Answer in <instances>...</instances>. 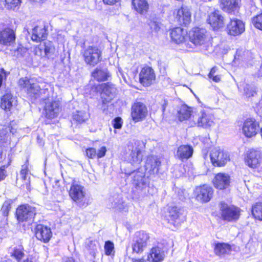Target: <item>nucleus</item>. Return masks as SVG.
Wrapping results in <instances>:
<instances>
[{
  "mask_svg": "<svg viewBox=\"0 0 262 262\" xmlns=\"http://www.w3.org/2000/svg\"><path fill=\"white\" fill-rule=\"evenodd\" d=\"M212 79L214 82H217L220 81L221 80V77L220 75H214L211 78Z\"/></svg>",
  "mask_w": 262,
  "mask_h": 262,
  "instance_id": "obj_60",
  "label": "nucleus"
},
{
  "mask_svg": "<svg viewBox=\"0 0 262 262\" xmlns=\"http://www.w3.org/2000/svg\"><path fill=\"white\" fill-rule=\"evenodd\" d=\"M194 113H192V108L188 107L186 105H183L180 107L178 112V116L180 121L187 120L190 118L189 122L191 121V118L192 117V115Z\"/></svg>",
  "mask_w": 262,
  "mask_h": 262,
  "instance_id": "obj_35",
  "label": "nucleus"
},
{
  "mask_svg": "<svg viewBox=\"0 0 262 262\" xmlns=\"http://www.w3.org/2000/svg\"><path fill=\"white\" fill-rule=\"evenodd\" d=\"M51 229L47 226L39 224L35 228V236L36 238L44 243H47L52 237Z\"/></svg>",
  "mask_w": 262,
  "mask_h": 262,
  "instance_id": "obj_23",
  "label": "nucleus"
},
{
  "mask_svg": "<svg viewBox=\"0 0 262 262\" xmlns=\"http://www.w3.org/2000/svg\"><path fill=\"white\" fill-rule=\"evenodd\" d=\"M190 122L191 127L196 126L203 128L208 129L213 126L215 123L214 116L205 110L199 112H195L192 115Z\"/></svg>",
  "mask_w": 262,
  "mask_h": 262,
  "instance_id": "obj_1",
  "label": "nucleus"
},
{
  "mask_svg": "<svg viewBox=\"0 0 262 262\" xmlns=\"http://www.w3.org/2000/svg\"><path fill=\"white\" fill-rule=\"evenodd\" d=\"M92 76L98 81L107 80L111 75L107 69L104 66H99L91 73Z\"/></svg>",
  "mask_w": 262,
  "mask_h": 262,
  "instance_id": "obj_28",
  "label": "nucleus"
},
{
  "mask_svg": "<svg viewBox=\"0 0 262 262\" xmlns=\"http://www.w3.org/2000/svg\"><path fill=\"white\" fill-rule=\"evenodd\" d=\"M133 262H146V261L143 259H133Z\"/></svg>",
  "mask_w": 262,
  "mask_h": 262,
  "instance_id": "obj_63",
  "label": "nucleus"
},
{
  "mask_svg": "<svg viewBox=\"0 0 262 262\" xmlns=\"http://www.w3.org/2000/svg\"><path fill=\"white\" fill-rule=\"evenodd\" d=\"M169 220L178 224L185 220L184 210L177 206H171L168 209Z\"/></svg>",
  "mask_w": 262,
  "mask_h": 262,
  "instance_id": "obj_26",
  "label": "nucleus"
},
{
  "mask_svg": "<svg viewBox=\"0 0 262 262\" xmlns=\"http://www.w3.org/2000/svg\"><path fill=\"white\" fill-rule=\"evenodd\" d=\"M6 7L10 10L17 9L20 6L21 0H5Z\"/></svg>",
  "mask_w": 262,
  "mask_h": 262,
  "instance_id": "obj_46",
  "label": "nucleus"
},
{
  "mask_svg": "<svg viewBox=\"0 0 262 262\" xmlns=\"http://www.w3.org/2000/svg\"><path fill=\"white\" fill-rule=\"evenodd\" d=\"M261 161V153L259 150L251 149L247 157L246 162L250 167L255 168L259 166Z\"/></svg>",
  "mask_w": 262,
  "mask_h": 262,
  "instance_id": "obj_25",
  "label": "nucleus"
},
{
  "mask_svg": "<svg viewBox=\"0 0 262 262\" xmlns=\"http://www.w3.org/2000/svg\"><path fill=\"white\" fill-rule=\"evenodd\" d=\"M23 262H36V260L32 257H28L25 260H24Z\"/></svg>",
  "mask_w": 262,
  "mask_h": 262,
  "instance_id": "obj_62",
  "label": "nucleus"
},
{
  "mask_svg": "<svg viewBox=\"0 0 262 262\" xmlns=\"http://www.w3.org/2000/svg\"><path fill=\"white\" fill-rule=\"evenodd\" d=\"M133 9L141 15H145L149 9L147 0H132Z\"/></svg>",
  "mask_w": 262,
  "mask_h": 262,
  "instance_id": "obj_31",
  "label": "nucleus"
},
{
  "mask_svg": "<svg viewBox=\"0 0 262 262\" xmlns=\"http://www.w3.org/2000/svg\"><path fill=\"white\" fill-rule=\"evenodd\" d=\"M134 146L132 149V151L129 156V161L133 165L139 164L142 160V155L141 153L142 145L143 142L139 141H134Z\"/></svg>",
  "mask_w": 262,
  "mask_h": 262,
  "instance_id": "obj_13",
  "label": "nucleus"
},
{
  "mask_svg": "<svg viewBox=\"0 0 262 262\" xmlns=\"http://www.w3.org/2000/svg\"><path fill=\"white\" fill-rule=\"evenodd\" d=\"M47 36V30L45 27L36 26L32 29L31 38L33 41L38 42L44 40Z\"/></svg>",
  "mask_w": 262,
  "mask_h": 262,
  "instance_id": "obj_33",
  "label": "nucleus"
},
{
  "mask_svg": "<svg viewBox=\"0 0 262 262\" xmlns=\"http://www.w3.org/2000/svg\"><path fill=\"white\" fill-rule=\"evenodd\" d=\"M165 257L164 252L159 247H153L147 256L149 262H161Z\"/></svg>",
  "mask_w": 262,
  "mask_h": 262,
  "instance_id": "obj_30",
  "label": "nucleus"
},
{
  "mask_svg": "<svg viewBox=\"0 0 262 262\" xmlns=\"http://www.w3.org/2000/svg\"><path fill=\"white\" fill-rule=\"evenodd\" d=\"M215 72V70L214 68L211 69L209 75L208 77L209 78H211L214 75V73Z\"/></svg>",
  "mask_w": 262,
  "mask_h": 262,
  "instance_id": "obj_61",
  "label": "nucleus"
},
{
  "mask_svg": "<svg viewBox=\"0 0 262 262\" xmlns=\"http://www.w3.org/2000/svg\"><path fill=\"white\" fill-rule=\"evenodd\" d=\"M220 210L223 220L229 222L236 221L241 215V209L234 206H228L225 202L220 203Z\"/></svg>",
  "mask_w": 262,
  "mask_h": 262,
  "instance_id": "obj_4",
  "label": "nucleus"
},
{
  "mask_svg": "<svg viewBox=\"0 0 262 262\" xmlns=\"http://www.w3.org/2000/svg\"><path fill=\"white\" fill-rule=\"evenodd\" d=\"M84 60L87 64L94 67L102 59V52L97 47L89 46L84 51Z\"/></svg>",
  "mask_w": 262,
  "mask_h": 262,
  "instance_id": "obj_3",
  "label": "nucleus"
},
{
  "mask_svg": "<svg viewBox=\"0 0 262 262\" xmlns=\"http://www.w3.org/2000/svg\"><path fill=\"white\" fill-rule=\"evenodd\" d=\"M28 172V168L27 165H23L20 172V178L23 181H24L25 184H24L23 185H25L26 189H29L30 186V181L29 179H27Z\"/></svg>",
  "mask_w": 262,
  "mask_h": 262,
  "instance_id": "obj_40",
  "label": "nucleus"
},
{
  "mask_svg": "<svg viewBox=\"0 0 262 262\" xmlns=\"http://www.w3.org/2000/svg\"><path fill=\"white\" fill-rule=\"evenodd\" d=\"M207 21L213 29H218L223 26L224 18L220 11L216 10L210 13Z\"/></svg>",
  "mask_w": 262,
  "mask_h": 262,
  "instance_id": "obj_22",
  "label": "nucleus"
},
{
  "mask_svg": "<svg viewBox=\"0 0 262 262\" xmlns=\"http://www.w3.org/2000/svg\"><path fill=\"white\" fill-rule=\"evenodd\" d=\"M98 245V244L97 241H92L90 239H88L86 242L88 249L90 251V254H91L94 258L97 252Z\"/></svg>",
  "mask_w": 262,
  "mask_h": 262,
  "instance_id": "obj_41",
  "label": "nucleus"
},
{
  "mask_svg": "<svg viewBox=\"0 0 262 262\" xmlns=\"http://www.w3.org/2000/svg\"><path fill=\"white\" fill-rule=\"evenodd\" d=\"M230 183V177L223 173L217 174L213 179L214 186L219 189H226L229 186Z\"/></svg>",
  "mask_w": 262,
  "mask_h": 262,
  "instance_id": "obj_27",
  "label": "nucleus"
},
{
  "mask_svg": "<svg viewBox=\"0 0 262 262\" xmlns=\"http://www.w3.org/2000/svg\"><path fill=\"white\" fill-rule=\"evenodd\" d=\"M244 92L246 96L248 98L254 96L256 94L255 91L252 89H250L248 86L244 88Z\"/></svg>",
  "mask_w": 262,
  "mask_h": 262,
  "instance_id": "obj_53",
  "label": "nucleus"
},
{
  "mask_svg": "<svg viewBox=\"0 0 262 262\" xmlns=\"http://www.w3.org/2000/svg\"><path fill=\"white\" fill-rule=\"evenodd\" d=\"M133 173L134 174L133 183L136 189L145 193V189L148 184V178L145 177L144 173L140 171L134 172Z\"/></svg>",
  "mask_w": 262,
  "mask_h": 262,
  "instance_id": "obj_17",
  "label": "nucleus"
},
{
  "mask_svg": "<svg viewBox=\"0 0 262 262\" xmlns=\"http://www.w3.org/2000/svg\"><path fill=\"white\" fill-rule=\"evenodd\" d=\"M12 203V202L11 200H6L4 203L1 210L4 216H8L9 212L11 209Z\"/></svg>",
  "mask_w": 262,
  "mask_h": 262,
  "instance_id": "obj_49",
  "label": "nucleus"
},
{
  "mask_svg": "<svg viewBox=\"0 0 262 262\" xmlns=\"http://www.w3.org/2000/svg\"><path fill=\"white\" fill-rule=\"evenodd\" d=\"M149 26L151 29L155 31H158L160 28V23L154 20H150L149 23Z\"/></svg>",
  "mask_w": 262,
  "mask_h": 262,
  "instance_id": "obj_52",
  "label": "nucleus"
},
{
  "mask_svg": "<svg viewBox=\"0 0 262 262\" xmlns=\"http://www.w3.org/2000/svg\"><path fill=\"white\" fill-rule=\"evenodd\" d=\"M69 193L70 198L78 206L80 207L86 206V193L84 187L79 185L74 180L72 181Z\"/></svg>",
  "mask_w": 262,
  "mask_h": 262,
  "instance_id": "obj_2",
  "label": "nucleus"
},
{
  "mask_svg": "<svg viewBox=\"0 0 262 262\" xmlns=\"http://www.w3.org/2000/svg\"><path fill=\"white\" fill-rule=\"evenodd\" d=\"M146 247V246L143 245V243H141L133 239V242L132 245V248L133 250V253L140 254Z\"/></svg>",
  "mask_w": 262,
  "mask_h": 262,
  "instance_id": "obj_44",
  "label": "nucleus"
},
{
  "mask_svg": "<svg viewBox=\"0 0 262 262\" xmlns=\"http://www.w3.org/2000/svg\"><path fill=\"white\" fill-rule=\"evenodd\" d=\"M105 254L106 255L112 256L115 254L114 245L113 242L108 241L105 243L104 245Z\"/></svg>",
  "mask_w": 262,
  "mask_h": 262,
  "instance_id": "obj_47",
  "label": "nucleus"
},
{
  "mask_svg": "<svg viewBox=\"0 0 262 262\" xmlns=\"http://www.w3.org/2000/svg\"><path fill=\"white\" fill-rule=\"evenodd\" d=\"M252 212L256 219L262 220V203H256L252 207Z\"/></svg>",
  "mask_w": 262,
  "mask_h": 262,
  "instance_id": "obj_43",
  "label": "nucleus"
},
{
  "mask_svg": "<svg viewBox=\"0 0 262 262\" xmlns=\"http://www.w3.org/2000/svg\"><path fill=\"white\" fill-rule=\"evenodd\" d=\"M149 236L148 233L144 231H139L135 234L134 239L143 243V245L147 246V242L149 240Z\"/></svg>",
  "mask_w": 262,
  "mask_h": 262,
  "instance_id": "obj_38",
  "label": "nucleus"
},
{
  "mask_svg": "<svg viewBox=\"0 0 262 262\" xmlns=\"http://www.w3.org/2000/svg\"><path fill=\"white\" fill-rule=\"evenodd\" d=\"M210 156L212 164L216 166H224L230 160L227 152L216 148L211 151Z\"/></svg>",
  "mask_w": 262,
  "mask_h": 262,
  "instance_id": "obj_9",
  "label": "nucleus"
},
{
  "mask_svg": "<svg viewBox=\"0 0 262 262\" xmlns=\"http://www.w3.org/2000/svg\"><path fill=\"white\" fill-rule=\"evenodd\" d=\"M15 34L13 30L6 27L0 29V51L3 49L2 46H10L15 42Z\"/></svg>",
  "mask_w": 262,
  "mask_h": 262,
  "instance_id": "obj_8",
  "label": "nucleus"
},
{
  "mask_svg": "<svg viewBox=\"0 0 262 262\" xmlns=\"http://www.w3.org/2000/svg\"><path fill=\"white\" fill-rule=\"evenodd\" d=\"M35 214V208L29 205H20L16 211L17 219L19 222L32 221L33 220Z\"/></svg>",
  "mask_w": 262,
  "mask_h": 262,
  "instance_id": "obj_7",
  "label": "nucleus"
},
{
  "mask_svg": "<svg viewBox=\"0 0 262 262\" xmlns=\"http://www.w3.org/2000/svg\"><path fill=\"white\" fill-rule=\"evenodd\" d=\"M260 128L258 122L253 118L247 119L243 126V133L248 138L255 136Z\"/></svg>",
  "mask_w": 262,
  "mask_h": 262,
  "instance_id": "obj_12",
  "label": "nucleus"
},
{
  "mask_svg": "<svg viewBox=\"0 0 262 262\" xmlns=\"http://www.w3.org/2000/svg\"><path fill=\"white\" fill-rule=\"evenodd\" d=\"M102 92L101 94L103 104L105 105L110 102L114 98L117 89L115 85L112 83H105L102 85Z\"/></svg>",
  "mask_w": 262,
  "mask_h": 262,
  "instance_id": "obj_15",
  "label": "nucleus"
},
{
  "mask_svg": "<svg viewBox=\"0 0 262 262\" xmlns=\"http://www.w3.org/2000/svg\"><path fill=\"white\" fill-rule=\"evenodd\" d=\"M109 201L111 203L110 206L112 208L120 211L123 210L125 209L124 202L120 195L117 194L110 198Z\"/></svg>",
  "mask_w": 262,
  "mask_h": 262,
  "instance_id": "obj_36",
  "label": "nucleus"
},
{
  "mask_svg": "<svg viewBox=\"0 0 262 262\" xmlns=\"http://www.w3.org/2000/svg\"><path fill=\"white\" fill-rule=\"evenodd\" d=\"M9 139V133L7 130V128L4 125L0 129V145L7 143Z\"/></svg>",
  "mask_w": 262,
  "mask_h": 262,
  "instance_id": "obj_45",
  "label": "nucleus"
},
{
  "mask_svg": "<svg viewBox=\"0 0 262 262\" xmlns=\"http://www.w3.org/2000/svg\"><path fill=\"white\" fill-rule=\"evenodd\" d=\"M245 30V24L241 20L233 18H230L227 25V31L230 35H241Z\"/></svg>",
  "mask_w": 262,
  "mask_h": 262,
  "instance_id": "obj_10",
  "label": "nucleus"
},
{
  "mask_svg": "<svg viewBox=\"0 0 262 262\" xmlns=\"http://www.w3.org/2000/svg\"><path fill=\"white\" fill-rule=\"evenodd\" d=\"M15 101V98L11 94L7 93L1 98V107L6 111H9L13 106V103Z\"/></svg>",
  "mask_w": 262,
  "mask_h": 262,
  "instance_id": "obj_34",
  "label": "nucleus"
},
{
  "mask_svg": "<svg viewBox=\"0 0 262 262\" xmlns=\"http://www.w3.org/2000/svg\"><path fill=\"white\" fill-rule=\"evenodd\" d=\"M10 253L11 256L14 257L18 261L24 256V248L21 246L14 247Z\"/></svg>",
  "mask_w": 262,
  "mask_h": 262,
  "instance_id": "obj_42",
  "label": "nucleus"
},
{
  "mask_svg": "<svg viewBox=\"0 0 262 262\" xmlns=\"http://www.w3.org/2000/svg\"><path fill=\"white\" fill-rule=\"evenodd\" d=\"M206 31L205 29L193 28L189 32L190 40L195 46H201L205 42Z\"/></svg>",
  "mask_w": 262,
  "mask_h": 262,
  "instance_id": "obj_11",
  "label": "nucleus"
},
{
  "mask_svg": "<svg viewBox=\"0 0 262 262\" xmlns=\"http://www.w3.org/2000/svg\"><path fill=\"white\" fill-rule=\"evenodd\" d=\"M122 120L120 117H116L113 120V126L115 128H121L122 126Z\"/></svg>",
  "mask_w": 262,
  "mask_h": 262,
  "instance_id": "obj_50",
  "label": "nucleus"
},
{
  "mask_svg": "<svg viewBox=\"0 0 262 262\" xmlns=\"http://www.w3.org/2000/svg\"><path fill=\"white\" fill-rule=\"evenodd\" d=\"M5 127L7 128V130L9 132V135L10 134L14 135L16 133L17 128L15 126H13L12 123H10L8 126L5 125Z\"/></svg>",
  "mask_w": 262,
  "mask_h": 262,
  "instance_id": "obj_55",
  "label": "nucleus"
},
{
  "mask_svg": "<svg viewBox=\"0 0 262 262\" xmlns=\"http://www.w3.org/2000/svg\"><path fill=\"white\" fill-rule=\"evenodd\" d=\"M230 250V246L225 243H218L216 244L214 248V252L218 255L225 254L229 252Z\"/></svg>",
  "mask_w": 262,
  "mask_h": 262,
  "instance_id": "obj_39",
  "label": "nucleus"
},
{
  "mask_svg": "<svg viewBox=\"0 0 262 262\" xmlns=\"http://www.w3.org/2000/svg\"><path fill=\"white\" fill-rule=\"evenodd\" d=\"M55 52V46L53 43L49 40L40 43L34 49V53L36 55L48 58L54 55Z\"/></svg>",
  "mask_w": 262,
  "mask_h": 262,
  "instance_id": "obj_6",
  "label": "nucleus"
},
{
  "mask_svg": "<svg viewBox=\"0 0 262 262\" xmlns=\"http://www.w3.org/2000/svg\"><path fill=\"white\" fill-rule=\"evenodd\" d=\"M252 23L256 28L262 30V12L252 17Z\"/></svg>",
  "mask_w": 262,
  "mask_h": 262,
  "instance_id": "obj_48",
  "label": "nucleus"
},
{
  "mask_svg": "<svg viewBox=\"0 0 262 262\" xmlns=\"http://www.w3.org/2000/svg\"><path fill=\"white\" fill-rule=\"evenodd\" d=\"M221 9L229 14H234L238 11L241 5V0H220Z\"/></svg>",
  "mask_w": 262,
  "mask_h": 262,
  "instance_id": "obj_14",
  "label": "nucleus"
},
{
  "mask_svg": "<svg viewBox=\"0 0 262 262\" xmlns=\"http://www.w3.org/2000/svg\"><path fill=\"white\" fill-rule=\"evenodd\" d=\"M60 111V102L59 101H52L46 102L45 111L46 116L49 119L56 117Z\"/></svg>",
  "mask_w": 262,
  "mask_h": 262,
  "instance_id": "obj_20",
  "label": "nucleus"
},
{
  "mask_svg": "<svg viewBox=\"0 0 262 262\" xmlns=\"http://www.w3.org/2000/svg\"><path fill=\"white\" fill-rule=\"evenodd\" d=\"M147 114V108L143 103L136 102L132 106L131 115L133 120L135 122L143 120Z\"/></svg>",
  "mask_w": 262,
  "mask_h": 262,
  "instance_id": "obj_16",
  "label": "nucleus"
},
{
  "mask_svg": "<svg viewBox=\"0 0 262 262\" xmlns=\"http://www.w3.org/2000/svg\"><path fill=\"white\" fill-rule=\"evenodd\" d=\"M193 153V149L191 146L182 145L178 148L176 156L182 161H184L191 158Z\"/></svg>",
  "mask_w": 262,
  "mask_h": 262,
  "instance_id": "obj_29",
  "label": "nucleus"
},
{
  "mask_svg": "<svg viewBox=\"0 0 262 262\" xmlns=\"http://www.w3.org/2000/svg\"><path fill=\"white\" fill-rule=\"evenodd\" d=\"M18 85L20 88L26 89L28 95L34 98L39 97L42 91H46L41 90L38 83L32 82L27 77L20 78L18 81Z\"/></svg>",
  "mask_w": 262,
  "mask_h": 262,
  "instance_id": "obj_5",
  "label": "nucleus"
},
{
  "mask_svg": "<svg viewBox=\"0 0 262 262\" xmlns=\"http://www.w3.org/2000/svg\"><path fill=\"white\" fill-rule=\"evenodd\" d=\"M167 104H168L167 100L164 99L162 101L161 105H162V111L163 113L164 112L165 108H166V106H167Z\"/></svg>",
  "mask_w": 262,
  "mask_h": 262,
  "instance_id": "obj_57",
  "label": "nucleus"
},
{
  "mask_svg": "<svg viewBox=\"0 0 262 262\" xmlns=\"http://www.w3.org/2000/svg\"><path fill=\"white\" fill-rule=\"evenodd\" d=\"M86 156L91 159H94L96 156V150L94 148H89L86 150Z\"/></svg>",
  "mask_w": 262,
  "mask_h": 262,
  "instance_id": "obj_51",
  "label": "nucleus"
},
{
  "mask_svg": "<svg viewBox=\"0 0 262 262\" xmlns=\"http://www.w3.org/2000/svg\"><path fill=\"white\" fill-rule=\"evenodd\" d=\"M191 15L189 9L186 7H182L178 10L175 19L181 25L187 26L191 21Z\"/></svg>",
  "mask_w": 262,
  "mask_h": 262,
  "instance_id": "obj_21",
  "label": "nucleus"
},
{
  "mask_svg": "<svg viewBox=\"0 0 262 262\" xmlns=\"http://www.w3.org/2000/svg\"><path fill=\"white\" fill-rule=\"evenodd\" d=\"M106 148L105 146H102L96 152V156L98 158H101L103 157L106 154Z\"/></svg>",
  "mask_w": 262,
  "mask_h": 262,
  "instance_id": "obj_54",
  "label": "nucleus"
},
{
  "mask_svg": "<svg viewBox=\"0 0 262 262\" xmlns=\"http://www.w3.org/2000/svg\"><path fill=\"white\" fill-rule=\"evenodd\" d=\"M186 31L181 27H177L171 30L170 36L171 39L176 43L179 44L185 40Z\"/></svg>",
  "mask_w": 262,
  "mask_h": 262,
  "instance_id": "obj_32",
  "label": "nucleus"
},
{
  "mask_svg": "<svg viewBox=\"0 0 262 262\" xmlns=\"http://www.w3.org/2000/svg\"><path fill=\"white\" fill-rule=\"evenodd\" d=\"M213 192V189L206 185L198 187L195 189L197 200L203 202L209 201L212 197Z\"/></svg>",
  "mask_w": 262,
  "mask_h": 262,
  "instance_id": "obj_18",
  "label": "nucleus"
},
{
  "mask_svg": "<svg viewBox=\"0 0 262 262\" xmlns=\"http://www.w3.org/2000/svg\"><path fill=\"white\" fill-rule=\"evenodd\" d=\"M90 115L85 111H76L73 115V119L78 123H82L87 120Z\"/></svg>",
  "mask_w": 262,
  "mask_h": 262,
  "instance_id": "obj_37",
  "label": "nucleus"
},
{
  "mask_svg": "<svg viewBox=\"0 0 262 262\" xmlns=\"http://www.w3.org/2000/svg\"><path fill=\"white\" fill-rule=\"evenodd\" d=\"M2 71H3V72H4V69H2Z\"/></svg>",
  "mask_w": 262,
  "mask_h": 262,
  "instance_id": "obj_64",
  "label": "nucleus"
},
{
  "mask_svg": "<svg viewBox=\"0 0 262 262\" xmlns=\"http://www.w3.org/2000/svg\"><path fill=\"white\" fill-rule=\"evenodd\" d=\"M63 262H78L72 257H66L63 258Z\"/></svg>",
  "mask_w": 262,
  "mask_h": 262,
  "instance_id": "obj_58",
  "label": "nucleus"
},
{
  "mask_svg": "<svg viewBox=\"0 0 262 262\" xmlns=\"http://www.w3.org/2000/svg\"><path fill=\"white\" fill-rule=\"evenodd\" d=\"M155 75L154 70L149 67H145L141 70L139 74L140 82L144 86L150 85L155 80Z\"/></svg>",
  "mask_w": 262,
  "mask_h": 262,
  "instance_id": "obj_19",
  "label": "nucleus"
},
{
  "mask_svg": "<svg viewBox=\"0 0 262 262\" xmlns=\"http://www.w3.org/2000/svg\"><path fill=\"white\" fill-rule=\"evenodd\" d=\"M117 0H103L104 4L107 5H113L117 2Z\"/></svg>",
  "mask_w": 262,
  "mask_h": 262,
  "instance_id": "obj_59",
  "label": "nucleus"
},
{
  "mask_svg": "<svg viewBox=\"0 0 262 262\" xmlns=\"http://www.w3.org/2000/svg\"><path fill=\"white\" fill-rule=\"evenodd\" d=\"M6 177V170L4 168H0V181L4 180Z\"/></svg>",
  "mask_w": 262,
  "mask_h": 262,
  "instance_id": "obj_56",
  "label": "nucleus"
},
{
  "mask_svg": "<svg viewBox=\"0 0 262 262\" xmlns=\"http://www.w3.org/2000/svg\"><path fill=\"white\" fill-rule=\"evenodd\" d=\"M161 165V161L155 156H149L147 157L145 164V169L150 174L157 173L159 171Z\"/></svg>",
  "mask_w": 262,
  "mask_h": 262,
  "instance_id": "obj_24",
  "label": "nucleus"
}]
</instances>
